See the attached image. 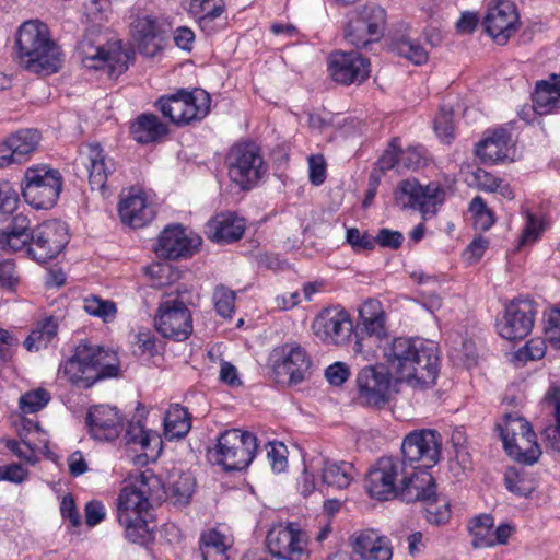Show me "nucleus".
<instances>
[{"label": "nucleus", "instance_id": "1", "mask_svg": "<svg viewBox=\"0 0 560 560\" xmlns=\"http://www.w3.org/2000/svg\"><path fill=\"white\" fill-rule=\"evenodd\" d=\"M384 365H369L357 375L359 399L363 405L381 407L388 401L392 373L399 382L412 386H429L435 383L440 370L438 347L430 341L396 338L384 349Z\"/></svg>", "mask_w": 560, "mask_h": 560}, {"label": "nucleus", "instance_id": "2", "mask_svg": "<svg viewBox=\"0 0 560 560\" xmlns=\"http://www.w3.org/2000/svg\"><path fill=\"white\" fill-rule=\"evenodd\" d=\"M442 440L435 430L409 433L401 444V458L381 457L368 472L365 488L372 498L388 500L396 497L401 475L407 472V464L412 466L423 462L429 468L440 460Z\"/></svg>", "mask_w": 560, "mask_h": 560}, {"label": "nucleus", "instance_id": "3", "mask_svg": "<svg viewBox=\"0 0 560 560\" xmlns=\"http://www.w3.org/2000/svg\"><path fill=\"white\" fill-rule=\"evenodd\" d=\"M165 497L161 479L151 471L141 472L125 486L117 499V518L128 540L147 545L153 538L147 517L149 510Z\"/></svg>", "mask_w": 560, "mask_h": 560}, {"label": "nucleus", "instance_id": "4", "mask_svg": "<svg viewBox=\"0 0 560 560\" xmlns=\"http://www.w3.org/2000/svg\"><path fill=\"white\" fill-rule=\"evenodd\" d=\"M119 372L116 353L81 340L73 354L59 366V374L79 388H90L97 381L115 377Z\"/></svg>", "mask_w": 560, "mask_h": 560}, {"label": "nucleus", "instance_id": "5", "mask_svg": "<svg viewBox=\"0 0 560 560\" xmlns=\"http://www.w3.org/2000/svg\"><path fill=\"white\" fill-rule=\"evenodd\" d=\"M15 46L20 63L31 72L52 73L61 66L60 49L48 26L38 20L26 21L18 28Z\"/></svg>", "mask_w": 560, "mask_h": 560}, {"label": "nucleus", "instance_id": "6", "mask_svg": "<svg viewBox=\"0 0 560 560\" xmlns=\"http://www.w3.org/2000/svg\"><path fill=\"white\" fill-rule=\"evenodd\" d=\"M77 54L84 68L108 69L109 75L127 70L128 55L120 42H109L97 26L89 27L77 44Z\"/></svg>", "mask_w": 560, "mask_h": 560}, {"label": "nucleus", "instance_id": "7", "mask_svg": "<svg viewBox=\"0 0 560 560\" xmlns=\"http://www.w3.org/2000/svg\"><path fill=\"white\" fill-rule=\"evenodd\" d=\"M258 448L257 438L238 429L225 430L217 439V445L209 450V459L226 471L243 470L253 462Z\"/></svg>", "mask_w": 560, "mask_h": 560}, {"label": "nucleus", "instance_id": "8", "mask_svg": "<svg viewBox=\"0 0 560 560\" xmlns=\"http://www.w3.org/2000/svg\"><path fill=\"white\" fill-rule=\"evenodd\" d=\"M503 446L513 459L518 463L533 465L541 455V450L536 441V434L532 425L525 419L505 413L495 424Z\"/></svg>", "mask_w": 560, "mask_h": 560}, {"label": "nucleus", "instance_id": "9", "mask_svg": "<svg viewBox=\"0 0 560 560\" xmlns=\"http://www.w3.org/2000/svg\"><path fill=\"white\" fill-rule=\"evenodd\" d=\"M24 200L35 209H50L59 198L62 176L47 164L28 167L21 185Z\"/></svg>", "mask_w": 560, "mask_h": 560}, {"label": "nucleus", "instance_id": "10", "mask_svg": "<svg viewBox=\"0 0 560 560\" xmlns=\"http://www.w3.org/2000/svg\"><path fill=\"white\" fill-rule=\"evenodd\" d=\"M270 363L275 381L281 385L293 386L306 378L312 360L302 346L288 342L272 350Z\"/></svg>", "mask_w": 560, "mask_h": 560}, {"label": "nucleus", "instance_id": "11", "mask_svg": "<svg viewBox=\"0 0 560 560\" xmlns=\"http://www.w3.org/2000/svg\"><path fill=\"white\" fill-rule=\"evenodd\" d=\"M386 25V12L377 4H365L354 10L345 27V38L357 48L378 42Z\"/></svg>", "mask_w": 560, "mask_h": 560}, {"label": "nucleus", "instance_id": "12", "mask_svg": "<svg viewBox=\"0 0 560 560\" xmlns=\"http://www.w3.org/2000/svg\"><path fill=\"white\" fill-rule=\"evenodd\" d=\"M229 176L241 189L249 190L266 172L259 148L254 143L234 145L228 155Z\"/></svg>", "mask_w": 560, "mask_h": 560}, {"label": "nucleus", "instance_id": "13", "mask_svg": "<svg viewBox=\"0 0 560 560\" xmlns=\"http://www.w3.org/2000/svg\"><path fill=\"white\" fill-rule=\"evenodd\" d=\"M30 237L25 253L44 264L56 258L68 244V226L58 220L45 221L32 230Z\"/></svg>", "mask_w": 560, "mask_h": 560}, {"label": "nucleus", "instance_id": "14", "mask_svg": "<svg viewBox=\"0 0 560 560\" xmlns=\"http://www.w3.org/2000/svg\"><path fill=\"white\" fill-rule=\"evenodd\" d=\"M156 330L165 338L184 341L192 332V318L185 303L168 299L160 303L154 317Z\"/></svg>", "mask_w": 560, "mask_h": 560}, {"label": "nucleus", "instance_id": "15", "mask_svg": "<svg viewBox=\"0 0 560 560\" xmlns=\"http://www.w3.org/2000/svg\"><path fill=\"white\" fill-rule=\"evenodd\" d=\"M269 552L282 560H304L307 558V537L293 523L272 527L266 537Z\"/></svg>", "mask_w": 560, "mask_h": 560}, {"label": "nucleus", "instance_id": "16", "mask_svg": "<svg viewBox=\"0 0 560 560\" xmlns=\"http://www.w3.org/2000/svg\"><path fill=\"white\" fill-rule=\"evenodd\" d=\"M535 311L529 300L514 299L497 318L499 335L506 340L524 339L533 329Z\"/></svg>", "mask_w": 560, "mask_h": 560}, {"label": "nucleus", "instance_id": "17", "mask_svg": "<svg viewBox=\"0 0 560 560\" xmlns=\"http://www.w3.org/2000/svg\"><path fill=\"white\" fill-rule=\"evenodd\" d=\"M312 329L323 342L340 346L349 340L354 326L350 314L345 308L330 306L316 315Z\"/></svg>", "mask_w": 560, "mask_h": 560}, {"label": "nucleus", "instance_id": "18", "mask_svg": "<svg viewBox=\"0 0 560 560\" xmlns=\"http://www.w3.org/2000/svg\"><path fill=\"white\" fill-rule=\"evenodd\" d=\"M168 32V24L156 16L139 14L130 22V33L140 52L148 57L155 56L163 47Z\"/></svg>", "mask_w": 560, "mask_h": 560}, {"label": "nucleus", "instance_id": "19", "mask_svg": "<svg viewBox=\"0 0 560 560\" xmlns=\"http://www.w3.org/2000/svg\"><path fill=\"white\" fill-rule=\"evenodd\" d=\"M518 13L513 2L498 0L488 9L482 26L498 44L505 45L518 30Z\"/></svg>", "mask_w": 560, "mask_h": 560}, {"label": "nucleus", "instance_id": "20", "mask_svg": "<svg viewBox=\"0 0 560 560\" xmlns=\"http://www.w3.org/2000/svg\"><path fill=\"white\" fill-rule=\"evenodd\" d=\"M371 63L357 51H336L329 57L332 80L343 85L360 84L370 77Z\"/></svg>", "mask_w": 560, "mask_h": 560}, {"label": "nucleus", "instance_id": "21", "mask_svg": "<svg viewBox=\"0 0 560 560\" xmlns=\"http://www.w3.org/2000/svg\"><path fill=\"white\" fill-rule=\"evenodd\" d=\"M385 320V313L382 304L377 300L370 299L363 303L359 310V320L353 330L357 338L353 346V351L355 353L365 352L364 341L366 338L382 340L386 337L387 329Z\"/></svg>", "mask_w": 560, "mask_h": 560}, {"label": "nucleus", "instance_id": "22", "mask_svg": "<svg viewBox=\"0 0 560 560\" xmlns=\"http://www.w3.org/2000/svg\"><path fill=\"white\" fill-rule=\"evenodd\" d=\"M201 244V237L187 233L182 225L165 228L154 247L159 257L179 259L191 257Z\"/></svg>", "mask_w": 560, "mask_h": 560}, {"label": "nucleus", "instance_id": "23", "mask_svg": "<svg viewBox=\"0 0 560 560\" xmlns=\"http://www.w3.org/2000/svg\"><path fill=\"white\" fill-rule=\"evenodd\" d=\"M442 192L440 186L434 183L423 186L416 178H407L399 183L395 190V199L404 209L418 208L421 212L428 213L434 208Z\"/></svg>", "mask_w": 560, "mask_h": 560}, {"label": "nucleus", "instance_id": "24", "mask_svg": "<svg viewBox=\"0 0 560 560\" xmlns=\"http://www.w3.org/2000/svg\"><path fill=\"white\" fill-rule=\"evenodd\" d=\"M435 491L436 483L429 471L407 464V472L401 475L396 497L406 503L423 502L433 498Z\"/></svg>", "mask_w": 560, "mask_h": 560}, {"label": "nucleus", "instance_id": "25", "mask_svg": "<svg viewBox=\"0 0 560 560\" xmlns=\"http://www.w3.org/2000/svg\"><path fill=\"white\" fill-rule=\"evenodd\" d=\"M85 423L94 440L108 442L117 439L122 430V417L115 407L94 406L89 409Z\"/></svg>", "mask_w": 560, "mask_h": 560}, {"label": "nucleus", "instance_id": "26", "mask_svg": "<svg viewBox=\"0 0 560 560\" xmlns=\"http://www.w3.org/2000/svg\"><path fill=\"white\" fill-rule=\"evenodd\" d=\"M31 221L22 212L0 214V249L7 252L25 250L30 242Z\"/></svg>", "mask_w": 560, "mask_h": 560}, {"label": "nucleus", "instance_id": "27", "mask_svg": "<svg viewBox=\"0 0 560 560\" xmlns=\"http://www.w3.org/2000/svg\"><path fill=\"white\" fill-rule=\"evenodd\" d=\"M81 160L89 173L92 189L103 191L109 175L116 171V162L108 158L100 144L91 143L81 151Z\"/></svg>", "mask_w": 560, "mask_h": 560}, {"label": "nucleus", "instance_id": "28", "mask_svg": "<svg viewBox=\"0 0 560 560\" xmlns=\"http://www.w3.org/2000/svg\"><path fill=\"white\" fill-rule=\"evenodd\" d=\"M118 212L124 224L136 229L144 226L154 218V211L147 202L144 192L137 187H131L127 194L121 195Z\"/></svg>", "mask_w": 560, "mask_h": 560}, {"label": "nucleus", "instance_id": "29", "mask_svg": "<svg viewBox=\"0 0 560 560\" xmlns=\"http://www.w3.org/2000/svg\"><path fill=\"white\" fill-rule=\"evenodd\" d=\"M39 141L40 133L36 129H22L0 144V154L7 158L9 164L23 163L36 151Z\"/></svg>", "mask_w": 560, "mask_h": 560}, {"label": "nucleus", "instance_id": "30", "mask_svg": "<svg viewBox=\"0 0 560 560\" xmlns=\"http://www.w3.org/2000/svg\"><path fill=\"white\" fill-rule=\"evenodd\" d=\"M245 231V223L232 212H222L206 224L205 233L208 238L218 244L238 241Z\"/></svg>", "mask_w": 560, "mask_h": 560}, {"label": "nucleus", "instance_id": "31", "mask_svg": "<svg viewBox=\"0 0 560 560\" xmlns=\"http://www.w3.org/2000/svg\"><path fill=\"white\" fill-rule=\"evenodd\" d=\"M353 550L364 560H390L393 556L389 540L374 533L359 535L353 542Z\"/></svg>", "mask_w": 560, "mask_h": 560}, {"label": "nucleus", "instance_id": "32", "mask_svg": "<svg viewBox=\"0 0 560 560\" xmlns=\"http://www.w3.org/2000/svg\"><path fill=\"white\" fill-rule=\"evenodd\" d=\"M510 132L500 128L493 131L492 136L483 139L477 144L476 154L485 163H495L508 158Z\"/></svg>", "mask_w": 560, "mask_h": 560}, {"label": "nucleus", "instance_id": "33", "mask_svg": "<svg viewBox=\"0 0 560 560\" xmlns=\"http://www.w3.org/2000/svg\"><path fill=\"white\" fill-rule=\"evenodd\" d=\"M533 107L539 115L560 108V81L552 74L549 81H539L533 94Z\"/></svg>", "mask_w": 560, "mask_h": 560}, {"label": "nucleus", "instance_id": "34", "mask_svg": "<svg viewBox=\"0 0 560 560\" xmlns=\"http://www.w3.org/2000/svg\"><path fill=\"white\" fill-rule=\"evenodd\" d=\"M130 132L138 143L147 144L160 141L168 128L154 114H142L131 125Z\"/></svg>", "mask_w": 560, "mask_h": 560}, {"label": "nucleus", "instance_id": "35", "mask_svg": "<svg viewBox=\"0 0 560 560\" xmlns=\"http://www.w3.org/2000/svg\"><path fill=\"white\" fill-rule=\"evenodd\" d=\"M191 429V418L188 410L178 405H172L164 417L165 439L180 440L185 438Z\"/></svg>", "mask_w": 560, "mask_h": 560}, {"label": "nucleus", "instance_id": "36", "mask_svg": "<svg viewBox=\"0 0 560 560\" xmlns=\"http://www.w3.org/2000/svg\"><path fill=\"white\" fill-rule=\"evenodd\" d=\"M354 467L348 462L335 463L324 460L322 480L328 487L345 489L352 481Z\"/></svg>", "mask_w": 560, "mask_h": 560}, {"label": "nucleus", "instance_id": "37", "mask_svg": "<svg viewBox=\"0 0 560 560\" xmlns=\"http://www.w3.org/2000/svg\"><path fill=\"white\" fill-rule=\"evenodd\" d=\"M58 323L54 317H48L30 332L24 340V347L31 351H39L46 348L49 342L57 336Z\"/></svg>", "mask_w": 560, "mask_h": 560}, {"label": "nucleus", "instance_id": "38", "mask_svg": "<svg viewBox=\"0 0 560 560\" xmlns=\"http://www.w3.org/2000/svg\"><path fill=\"white\" fill-rule=\"evenodd\" d=\"M184 97H186V105L183 125L201 120L207 116L211 101L209 93L203 90H195L194 92L184 93Z\"/></svg>", "mask_w": 560, "mask_h": 560}, {"label": "nucleus", "instance_id": "39", "mask_svg": "<svg viewBox=\"0 0 560 560\" xmlns=\"http://www.w3.org/2000/svg\"><path fill=\"white\" fill-rule=\"evenodd\" d=\"M199 551L202 560H228L224 536L217 530L201 535Z\"/></svg>", "mask_w": 560, "mask_h": 560}, {"label": "nucleus", "instance_id": "40", "mask_svg": "<svg viewBox=\"0 0 560 560\" xmlns=\"http://www.w3.org/2000/svg\"><path fill=\"white\" fill-rule=\"evenodd\" d=\"M504 485L510 492L521 497H528L536 488L534 478L529 477L524 469L516 467L506 468Z\"/></svg>", "mask_w": 560, "mask_h": 560}, {"label": "nucleus", "instance_id": "41", "mask_svg": "<svg viewBox=\"0 0 560 560\" xmlns=\"http://www.w3.org/2000/svg\"><path fill=\"white\" fill-rule=\"evenodd\" d=\"M424 518L434 526L446 524L451 518V504L436 493L433 498L423 501Z\"/></svg>", "mask_w": 560, "mask_h": 560}, {"label": "nucleus", "instance_id": "42", "mask_svg": "<svg viewBox=\"0 0 560 560\" xmlns=\"http://www.w3.org/2000/svg\"><path fill=\"white\" fill-rule=\"evenodd\" d=\"M185 91H180L175 95L162 96L156 101V107L161 110L164 117H167L175 125H183L185 117L186 97Z\"/></svg>", "mask_w": 560, "mask_h": 560}, {"label": "nucleus", "instance_id": "43", "mask_svg": "<svg viewBox=\"0 0 560 560\" xmlns=\"http://www.w3.org/2000/svg\"><path fill=\"white\" fill-rule=\"evenodd\" d=\"M83 308L92 316L102 318L105 323L113 320L116 316V304L109 300H102L96 295L86 296L83 301Z\"/></svg>", "mask_w": 560, "mask_h": 560}, {"label": "nucleus", "instance_id": "44", "mask_svg": "<svg viewBox=\"0 0 560 560\" xmlns=\"http://www.w3.org/2000/svg\"><path fill=\"white\" fill-rule=\"evenodd\" d=\"M394 49L399 56L407 58L416 65L425 62L428 58L425 49L419 43L405 36L394 43Z\"/></svg>", "mask_w": 560, "mask_h": 560}, {"label": "nucleus", "instance_id": "45", "mask_svg": "<svg viewBox=\"0 0 560 560\" xmlns=\"http://www.w3.org/2000/svg\"><path fill=\"white\" fill-rule=\"evenodd\" d=\"M547 398L555 405L556 424L547 427L542 434L547 445L560 452V389H555Z\"/></svg>", "mask_w": 560, "mask_h": 560}, {"label": "nucleus", "instance_id": "46", "mask_svg": "<svg viewBox=\"0 0 560 560\" xmlns=\"http://www.w3.org/2000/svg\"><path fill=\"white\" fill-rule=\"evenodd\" d=\"M49 400V393L44 388H37L21 396L20 408L24 413H34L43 409Z\"/></svg>", "mask_w": 560, "mask_h": 560}, {"label": "nucleus", "instance_id": "47", "mask_svg": "<svg viewBox=\"0 0 560 560\" xmlns=\"http://www.w3.org/2000/svg\"><path fill=\"white\" fill-rule=\"evenodd\" d=\"M213 301L217 313L222 317H232L235 307V293L223 285L215 288Z\"/></svg>", "mask_w": 560, "mask_h": 560}, {"label": "nucleus", "instance_id": "48", "mask_svg": "<svg viewBox=\"0 0 560 560\" xmlns=\"http://www.w3.org/2000/svg\"><path fill=\"white\" fill-rule=\"evenodd\" d=\"M525 226L518 241V247L534 243L542 232V223L534 213L528 210L524 211Z\"/></svg>", "mask_w": 560, "mask_h": 560}, {"label": "nucleus", "instance_id": "49", "mask_svg": "<svg viewBox=\"0 0 560 560\" xmlns=\"http://www.w3.org/2000/svg\"><path fill=\"white\" fill-rule=\"evenodd\" d=\"M434 129L440 138L452 139L454 133L453 108L443 105L434 119Z\"/></svg>", "mask_w": 560, "mask_h": 560}, {"label": "nucleus", "instance_id": "50", "mask_svg": "<svg viewBox=\"0 0 560 560\" xmlns=\"http://www.w3.org/2000/svg\"><path fill=\"white\" fill-rule=\"evenodd\" d=\"M267 457L273 471L282 472L288 466L287 446L281 442H269L266 445Z\"/></svg>", "mask_w": 560, "mask_h": 560}, {"label": "nucleus", "instance_id": "51", "mask_svg": "<svg viewBox=\"0 0 560 560\" xmlns=\"http://www.w3.org/2000/svg\"><path fill=\"white\" fill-rule=\"evenodd\" d=\"M347 243L355 250H372L375 248V240L368 231L361 233L357 228H349L346 232Z\"/></svg>", "mask_w": 560, "mask_h": 560}, {"label": "nucleus", "instance_id": "52", "mask_svg": "<svg viewBox=\"0 0 560 560\" xmlns=\"http://www.w3.org/2000/svg\"><path fill=\"white\" fill-rule=\"evenodd\" d=\"M400 170L416 171L425 164L423 153L419 148L398 150Z\"/></svg>", "mask_w": 560, "mask_h": 560}, {"label": "nucleus", "instance_id": "53", "mask_svg": "<svg viewBox=\"0 0 560 560\" xmlns=\"http://www.w3.org/2000/svg\"><path fill=\"white\" fill-rule=\"evenodd\" d=\"M399 140L397 138L392 139V141L388 144V148L385 150L383 155L377 161V170L380 172H386L392 168H397V171H400L399 167Z\"/></svg>", "mask_w": 560, "mask_h": 560}, {"label": "nucleus", "instance_id": "54", "mask_svg": "<svg viewBox=\"0 0 560 560\" xmlns=\"http://www.w3.org/2000/svg\"><path fill=\"white\" fill-rule=\"evenodd\" d=\"M19 197L11 184L0 182V214L13 212L18 209Z\"/></svg>", "mask_w": 560, "mask_h": 560}, {"label": "nucleus", "instance_id": "55", "mask_svg": "<svg viewBox=\"0 0 560 560\" xmlns=\"http://www.w3.org/2000/svg\"><path fill=\"white\" fill-rule=\"evenodd\" d=\"M545 332L551 346L560 349V308H555L548 314Z\"/></svg>", "mask_w": 560, "mask_h": 560}, {"label": "nucleus", "instance_id": "56", "mask_svg": "<svg viewBox=\"0 0 560 560\" xmlns=\"http://www.w3.org/2000/svg\"><path fill=\"white\" fill-rule=\"evenodd\" d=\"M171 497L176 504H187L192 494V485L190 478L184 477L175 481L171 487Z\"/></svg>", "mask_w": 560, "mask_h": 560}, {"label": "nucleus", "instance_id": "57", "mask_svg": "<svg viewBox=\"0 0 560 560\" xmlns=\"http://www.w3.org/2000/svg\"><path fill=\"white\" fill-rule=\"evenodd\" d=\"M374 240L375 245L378 244L382 247L398 249L404 242V235L399 231L383 228L378 231L376 236H374Z\"/></svg>", "mask_w": 560, "mask_h": 560}, {"label": "nucleus", "instance_id": "58", "mask_svg": "<svg viewBox=\"0 0 560 560\" xmlns=\"http://www.w3.org/2000/svg\"><path fill=\"white\" fill-rule=\"evenodd\" d=\"M310 180L313 185L319 186L326 179V162L323 155H311L308 158Z\"/></svg>", "mask_w": 560, "mask_h": 560}, {"label": "nucleus", "instance_id": "59", "mask_svg": "<svg viewBox=\"0 0 560 560\" xmlns=\"http://www.w3.org/2000/svg\"><path fill=\"white\" fill-rule=\"evenodd\" d=\"M327 381L334 386L342 385L350 376L349 366L343 362H336L325 371Z\"/></svg>", "mask_w": 560, "mask_h": 560}, {"label": "nucleus", "instance_id": "60", "mask_svg": "<svg viewBox=\"0 0 560 560\" xmlns=\"http://www.w3.org/2000/svg\"><path fill=\"white\" fill-rule=\"evenodd\" d=\"M85 523L90 527L100 524L106 516V510L101 501L92 500L85 504Z\"/></svg>", "mask_w": 560, "mask_h": 560}, {"label": "nucleus", "instance_id": "61", "mask_svg": "<svg viewBox=\"0 0 560 560\" xmlns=\"http://www.w3.org/2000/svg\"><path fill=\"white\" fill-rule=\"evenodd\" d=\"M469 532L474 536L472 546L475 548L493 547V529L480 528L479 526H469Z\"/></svg>", "mask_w": 560, "mask_h": 560}, {"label": "nucleus", "instance_id": "62", "mask_svg": "<svg viewBox=\"0 0 560 560\" xmlns=\"http://www.w3.org/2000/svg\"><path fill=\"white\" fill-rule=\"evenodd\" d=\"M60 511L62 516L68 518L72 526L78 527L81 524V517L77 511L75 503L71 494L62 498Z\"/></svg>", "mask_w": 560, "mask_h": 560}, {"label": "nucleus", "instance_id": "63", "mask_svg": "<svg viewBox=\"0 0 560 560\" xmlns=\"http://www.w3.org/2000/svg\"><path fill=\"white\" fill-rule=\"evenodd\" d=\"M479 23V16L475 12L462 13L459 20L456 22V30L460 34H470L475 31Z\"/></svg>", "mask_w": 560, "mask_h": 560}, {"label": "nucleus", "instance_id": "64", "mask_svg": "<svg viewBox=\"0 0 560 560\" xmlns=\"http://www.w3.org/2000/svg\"><path fill=\"white\" fill-rule=\"evenodd\" d=\"M194 40L195 34L190 28L180 26L175 31L174 42L178 48L190 51L192 48Z\"/></svg>", "mask_w": 560, "mask_h": 560}]
</instances>
